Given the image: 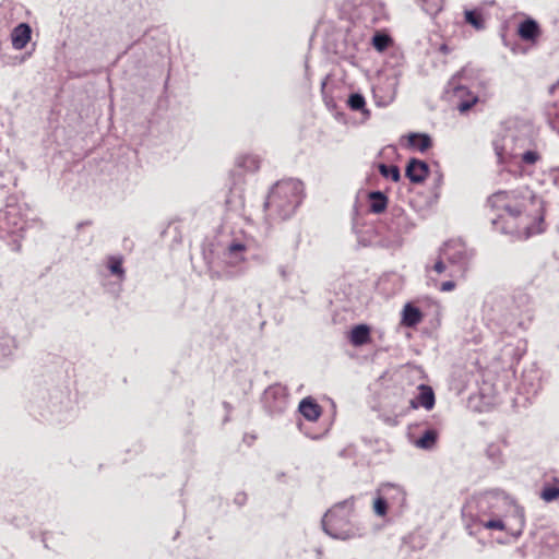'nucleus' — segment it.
<instances>
[{
	"mask_svg": "<svg viewBox=\"0 0 559 559\" xmlns=\"http://www.w3.org/2000/svg\"><path fill=\"white\" fill-rule=\"evenodd\" d=\"M429 171L428 165L418 159H411L406 166V176L414 183H420L425 180Z\"/></svg>",
	"mask_w": 559,
	"mask_h": 559,
	"instance_id": "obj_14",
	"label": "nucleus"
},
{
	"mask_svg": "<svg viewBox=\"0 0 559 559\" xmlns=\"http://www.w3.org/2000/svg\"><path fill=\"white\" fill-rule=\"evenodd\" d=\"M440 250L442 251V259H445L451 266L455 267V273L463 276L472 258V252L465 243L461 240H450Z\"/></svg>",
	"mask_w": 559,
	"mask_h": 559,
	"instance_id": "obj_7",
	"label": "nucleus"
},
{
	"mask_svg": "<svg viewBox=\"0 0 559 559\" xmlns=\"http://www.w3.org/2000/svg\"><path fill=\"white\" fill-rule=\"evenodd\" d=\"M487 203L495 215L491 223L501 233L513 234L523 228L527 235H534L543 230L539 227L544 219L543 201L527 186L498 191Z\"/></svg>",
	"mask_w": 559,
	"mask_h": 559,
	"instance_id": "obj_1",
	"label": "nucleus"
},
{
	"mask_svg": "<svg viewBox=\"0 0 559 559\" xmlns=\"http://www.w3.org/2000/svg\"><path fill=\"white\" fill-rule=\"evenodd\" d=\"M409 144L420 152H425L431 146V139L428 134L413 133L408 138Z\"/></svg>",
	"mask_w": 559,
	"mask_h": 559,
	"instance_id": "obj_23",
	"label": "nucleus"
},
{
	"mask_svg": "<svg viewBox=\"0 0 559 559\" xmlns=\"http://www.w3.org/2000/svg\"><path fill=\"white\" fill-rule=\"evenodd\" d=\"M414 226V222L402 209H393L391 211L390 223L386 228L394 239L407 234Z\"/></svg>",
	"mask_w": 559,
	"mask_h": 559,
	"instance_id": "obj_11",
	"label": "nucleus"
},
{
	"mask_svg": "<svg viewBox=\"0 0 559 559\" xmlns=\"http://www.w3.org/2000/svg\"><path fill=\"white\" fill-rule=\"evenodd\" d=\"M14 344V340L7 335L2 329H0V352L2 355L10 353L11 347Z\"/></svg>",
	"mask_w": 559,
	"mask_h": 559,
	"instance_id": "obj_30",
	"label": "nucleus"
},
{
	"mask_svg": "<svg viewBox=\"0 0 559 559\" xmlns=\"http://www.w3.org/2000/svg\"><path fill=\"white\" fill-rule=\"evenodd\" d=\"M466 71L467 70L464 68L461 72L453 75L445 87V93L448 95H452V97L457 100L456 106L460 112H466L478 100L476 95L472 94L465 86L457 83L459 78L465 74Z\"/></svg>",
	"mask_w": 559,
	"mask_h": 559,
	"instance_id": "obj_8",
	"label": "nucleus"
},
{
	"mask_svg": "<svg viewBox=\"0 0 559 559\" xmlns=\"http://www.w3.org/2000/svg\"><path fill=\"white\" fill-rule=\"evenodd\" d=\"M299 412L309 421H316L321 415L320 406L310 397L300 402Z\"/></svg>",
	"mask_w": 559,
	"mask_h": 559,
	"instance_id": "obj_17",
	"label": "nucleus"
},
{
	"mask_svg": "<svg viewBox=\"0 0 559 559\" xmlns=\"http://www.w3.org/2000/svg\"><path fill=\"white\" fill-rule=\"evenodd\" d=\"M540 159V155L536 151H526L522 154V162L526 165H534Z\"/></svg>",
	"mask_w": 559,
	"mask_h": 559,
	"instance_id": "obj_33",
	"label": "nucleus"
},
{
	"mask_svg": "<svg viewBox=\"0 0 559 559\" xmlns=\"http://www.w3.org/2000/svg\"><path fill=\"white\" fill-rule=\"evenodd\" d=\"M302 183L297 179L278 181L271 190L265 206L281 218H288L301 202Z\"/></svg>",
	"mask_w": 559,
	"mask_h": 559,
	"instance_id": "obj_3",
	"label": "nucleus"
},
{
	"mask_svg": "<svg viewBox=\"0 0 559 559\" xmlns=\"http://www.w3.org/2000/svg\"><path fill=\"white\" fill-rule=\"evenodd\" d=\"M367 11H369V5H368V4H364V5H361V8H360V11H359V12H360V13H366Z\"/></svg>",
	"mask_w": 559,
	"mask_h": 559,
	"instance_id": "obj_42",
	"label": "nucleus"
},
{
	"mask_svg": "<svg viewBox=\"0 0 559 559\" xmlns=\"http://www.w3.org/2000/svg\"><path fill=\"white\" fill-rule=\"evenodd\" d=\"M465 512L487 530L504 531V519L509 516L516 519L521 526L524 522L523 509L500 490L486 491L473 498Z\"/></svg>",
	"mask_w": 559,
	"mask_h": 559,
	"instance_id": "obj_2",
	"label": "nucleus"
},
{
	"mask_svg": "<svg viewBox=\"0 0 559 559\" xmlns=\"http://www.w3.org/2000/svg\"><path fill=\"white\" fill-rule=\"evenodd\" d=\"M396 86L397 82L395 79L390 78L386 79L382 85H378L373 88L374 95L377 97H380L381 100H379V104L381 105H388L392 103L396 95Z\"/></svg>",
	"mask_w": 559,
	"mask_h": 559,
	"instance_id": "obj_13",
	"label": "nucleus"
},
{
	"mask_svg": "<svg viewBox=\"0 0 559 559\" xmlns=\"http://www.w3.org/2000/svg\"><path fill=\"white\" fill-rule=\"evenodd\" d=\"M32 37H2L0 39V55L5 64L23 63L35 50Z\"/></svg>",
	"mask_w": 559,
	"mask_h": 559,
	"instance_id": "obj_5",
	"label": "nucleus"
},
{
	"mask_svg": "<svg viewBox=\"0 0 559 559\" xmlns=\"http://www.w3.org/2000/svg\"><path fill=\"white\" fill-rule=\"evenodd\" d=\"M423 319L420 310L411 304H407L403 309L402 322L406 326H415Z\"/></svg>",
	"mask_w": 559,
	"mask_h": 559,
	"instance_id": "obj_21",
	"label": "nucleus"
},
{
	"mask_svg": "<svg viewBox=\"0 0 559 559\" xmlns=\"http://www.w3.org/2000/svg\"><path fill=\"white\" fill-rule=\"evenodd\" d=\"M354 502L344 500L333 506L322 519L324 532L335 539L346 540L359 536V528L350 522Z\"/></svg>",
	"mask_w": 559,
	"mask_h": 559,
	"instance_id": "obj_4",
	"label": "nucleus"
},
{
	"mask_svg": "<svg viewBox=\"0 0 559 559\" xmlns=\"http://www.w3.org/2000/svg\"><path fill=\"white\" fill-rule=\"evenodd\" d=\"M537 37H502L503 45L508 47L513 55L526 53L536 45Z\"/></svg>",
	"mask_w": 559,
	"mask_h": 559,
	"instance_id": "obj_12",
	"label": "nucleus"
},
{
	"mask_svg": "<svg viewBox=\"0 0 559 559\" xmlns=\"http://www.w3.org/2000/svg\"><path fill=\"white\" fill-rule=\"evenodd\" d=\"M445 262H447V260L442 259V251L440 250L439 260L435 263V265L432 267L433 271L437 272L438 274L443 273L447 269Z\"/></svg>",
	"mask_w": 559,
	"mask_h": 559,
	"instance_id": "obj_35",
	"label": "nucleus"
},
{
	"mask_svg": "<svg viewBox=\"0 0 559 559\" xmlns=\"http://www.w3.org/2000/svg\"><path fill=\"white\" fill-rule=\"evenodd\" d=\"M454 288H455V283L453 281H445L440 286L441 292H451Z\"/></svg>",
	"mask_w": 559,
	"mask_h": 559,
	"instance_id": "obj_36",
	"label": "nucleus"
},
{
	"mask_svg": "<svg viewBox=\"0 0 559 559\" xmlns=\"http://www.w3.org/2000/svg\"><path fill=\"white\" fill-rule=\"evenodd\" d=\"M24 227L25 221L17 206L7 205L4 210L0 211V238L12 237L15 250L20 249L21 233L24 230Z\"/></svg>",
	"mask_w": 559,
	"mask_h": 559,
	"instance_id": "obj_6",
	"label": "nucleus"
},
{
	"mask_svg": "<svg viewBox=\"0 0 559 559\" xmlns=\"http://www.w3.org/2000/svg\"><path fill=\"white\" fill-rule=\"evenodd\" d=\"M419 393L415 399L411 400V407L418 408L419 406L431 409L435 406V393L429 385L420 384L418 386Z\"/></svg>",
	"mask_w": 559,
	"mask_h": 559,
	"instance_id": "obj_15",
	"label": "nucleus"
},
{
	"mask_svg": "<svg viewBox=\"0 0 559 559\" xmlns=\"http://www.w3.org/2000/svg\"><path fill=\"white\" fill-rule=\"evenodd\" d=\"M236 165L247 171H255L260 167V160L257 156L243 155L237 157Z\"/></svg>",
	"mask_w": 559,
	"mask_h": 559,
	"instance_id": "obj_24",
	"label": "nucleus"
},
{
	"mask_svg": "<svg viewBox=\"0 0 559 559\" xmlns=\"http://www.w3.org/2000/svg\"><path fill=\"white\" fill-rule=\"evenodd\" d=\"M496 153L498 155L499 162L503 163L504 162L503 156H502L501 152L498 150V147H496Z\"/></svg>",
	"mask_w": 559,
	"mask_h": 559,
	"instance_id": "obj_41",
	"label": "nucleus"
},
{
	"mask_svg": "<svg viewBox=\"0 0 559 559\" xmlns=\"http://www.w3.org/2000/svg\"><path fill=\"white\" fill-rule=\"evenodd\" d=\"M538 31V23L533 19H526L520 24L518 35H536Z\"/></svg>",
	"mask_w": 559,
	"mask_h": 559,
	"instance_id": "obj_26",
	"label": "nucleus"
},
{
	"mask_svg": "<svg viewBox=\"0 0 559 559\" xmlns=\"http://www.w3.org/2000/svg\"><path fill=\"white\" fill-rule=\"evenodd\" d=\"M347 104L350 107V109H353V110H356V111L359 110V111H362L364 114L369 112L366 109V100L361 94H358V93L352 94L348 97Z\"/></svg>",
	"mask_w": 559,
	"mask_h": 559,
	"instance_id": "obj_27",
	"label": "nucleus"
},
{
	"mask_svg": "<svg viewBox=\"0 0 559 559\" xmlns=\"http://www.w3.org/2000/svg\"><path fill=\"white\" fill-rule=\"evenodd\" d=\"M439 51L442 52L443 55H447L450 51V48L447 44H441L439 46Z\"/></svg>",
	"mask_w": 559,
	"mask_h": 559,
	"instance_id": "obj_38",
	"label": "nucleus"
},
{
	"mask_svg": "<svg viewBox=\"0 0 559 559\" xmlns=\"http://www.w3.org/2000/svg\"><path fill=\"white\" fill-rule=\"evenodd\" d=\"M370 329L366 324H359L353 328L349 335V341L354 346H361L369 342Z\"/></svg>",
	"mask_w": 559,
	"mask_h": 559,
	"instance_id": "obj_19",
	"label": "nucleus"
},
{
	"mask_svg": "<svg viewBox=\"0 0 559 559\" xmlns=\"http://www.w3.org/2000/svg\"><path fill=\"white\" fill-rule=\"evenodd\" d=\"M246 501V495L245 493H238L235 498V502L239 506L243 504Z\"/></svg>",
	"mask_w": 559,
	"mask_h": 559,
	"instance_id": "obj_37",
	"label": "nucleus"
},
{
	"mask_svg": "<svg viewBox=\"0 0 559 559\" xmlns=\"http://www.w3.org/2000/svg\"><path fill=\"white\" fill-rule=\"evenodd\" d=\"M558 87H559V80L549 87V94L552 95Z\"/></svg>",
	"mask_w": 559,
	"mask_h": 559,
	"instance_id": "obj_39",
	"label": "nucleus"
},
{
	"mask_svg": "<svg viewBox=\"0 0 559 559\" xmlns=\"http://www.w3.org/2000/svg\"><path fill=\"white\" fill-rule=\"evenodd\" d=\"M540 497L546 502H551L559 498V487L551 486L543 489Z\"/></svg>",
	"mask_w": 559,
	"mask_h": 559,
	"instance_id": "obj_31",
	"label": "nucleus"
},
{
	"mask_svg": "<svg viewBox=\"0 0 559 559\" xmlns=\"http://www.w3.org/2000/svg\"><path fill=\"white\" fill-rule=\"evenodd\" d=\"M391 506L383 499L381 493L377 490V498L373 503V511L379 516H384Z\"/></svg>",
	"mask_w": 559,
	"mask_h": 559,
	"instance_id": "obj_29",
	"label": "nucleus"
},
{
	"mask_svg": "<svg viewBox=\"0 0 559 559\" xmlns=\"http://www.w3.org/2000/svg\"><path fill=\"white\" fill-rule=\"evenodd\" d=\"M11 35H32V28L26 23H20L13 28Z\"/></svg>",
	"mask_w": 559,
	"mask_h": 559,
	"instance_id": "obj_34",
	"label": "nucleus"
},
{
	"mask_svg": "<svg viewBox=\"0 0 559 559\" xmlns=\"http://www.w3.org/2000/svg\"><path fill=\"white\" fill-rule=\"evenodd\" d=\"M287 389L281 384L269 386L263 394V401L270 413H282L287 406Z\"/></svg>",
	"mask_w": 559,
	"mask_h": 559,
	"instance_id": "obj_9",
	"label": "nucleus"
},
{
	"mask_svg": "<svg viewBox=\"0 0 559 559\" xmlns=\"http://www.w3.org/2000/svg\"><path fill=\"white\" fill-rule=\"evenodd\" d=\"M464 14L465 22L471 24L476 32H481L485 29L486 21L481 10H466Z\"/></svg>",
	"mask_w": 559,
	"mask_h": 559,
	"instance_id": "obj_20",
	"label": "nucleus"
},
{
	"mask_svg": "<svg viewBox=\"0 0 559 559\" xmlns=\"http://www.w3.org/2000/svg\"><path fill=\"white\" fill-rule=\"evenodd\" d=\"M372 35L380 36V35H388V34L382 29H377V31H374V33Z\"/></svg>",
	"mask_w": 559,
	"mask_h": 559,
	"instance_id": "obj_43",
	"label": "nucleus"
},
{
	"mask_svg": "<svg viewBox=\"0 0 559 559\" xmlns=\"http://www.w3.org/2000/svg\"><path fill=\"white\" fill-rule=\"evenodd\" d=\"M438 439V432L433 429H428L424 435L416 440V447L425 450H430L435 447Z\"/></svg>",
	"mask_w": 559,
	"mask_h": 559,
	"instance_id": "obj_22",
	"label": "nucleus"
},
{
	"mask_svg": "<svg viewBox=\"0 0 559 559\" xmlns=\"http://www.w3.org/2000/svg\"><path fill=\"white\" fill-rule=\"evenodd\" d=\"M373 47L382 52L392 45V37H372Z\"/></svg>",
	"mask_w": 559,
	"mask_h": 559,
	"instance_id": "obj_32",
	"label": "nucleus"
},
{
	"mask_svg": "<svg viewBox=\"0 0 559 559\" xmlns=\"http://www.w3.org/2000/svg\"><path fill=\"white\" fill-rule=\"evenodd\" d=\"M304 432H305V435H307L308 437H310L312 439H318L319 438V436H312V435L308 433L307 431H304Z\"/></svg>",
	"mask_w": 559,
	"mask_h": 559,
	"instance_id": "obj_44",
	"label": "nucleus"
},
{
	"mask_svg": "<svg viewBox=\"0 0 559 559\" xmlns=\"http://www.w3.org/2000/svg\"><path fill=\"white\" fill-rule=\"evenodd\" d=\"M247 250V245L240 240H233L225 252L228 263L237 265L245 260L243 252Z\"/></svg>",
	"mask_w": 559,
	"mask_h": 559,
	"instance_id": "obj_16",
	"label": "nucleus"
},
{
	"mask_svg": "<svg viewBox=\"0 0 559 559\" xmlns=\"http://www.w3.org/2000/svg\"><path fill=\"white\" fill-rule=\"evenodd\" d=\"M278 271H280V274L282 275V277H283V278H286L287 273H286L285 267H284V266H281V267L278 269Z\"/></svg>",
	"mask_w": 559,
	"mask_h": 559,
	"instance_id": "obj_40",
	"label": "nucleus"
},
{
	"mask_svg": "<svg viewBox=\"0 0 559 559\" xmlns=\"http://www.w3.org/2000/svg\"><path fill=\"white\" fill-rule=\"evenodd\" d=\"M369 211L374 214L382 213L388 206V198L381 191H372L368 194Z\"/></svg>",
	"mask_w": 559,
	"mask_h": 559,
	"instance_id": "obj_18",
	"label": "nucleus"
},
{
	"mask_svg": "<svg viewBox=\"0 0 559 559\" xmlns=\"http://www.w3.org/2000/svg\"><path fill=\"white\" fill-rule=\"evenodd\" d=\"M122 257L120 255H111L108 258L107 266L110 273L117 276L120 280L124 278V270L122 267Z\"/></svg>",
	"mask_w": 559,
	"mask_h": 559,
	"instance_id": "obj_25",
	"label": "nucleus"
},
{
	"mask_svg": "<svg viewBox=\"0 0 559 559\" xmlns=\"http://www.w3.org/2000/svg\"><path fill=\"white\" fill-rule=\"evenodd\" d=\"M383 499L391 506V510L401 512L406 504V491L396 484H383L378 488Z\"/></svg>",
	"mask_w": 559,
	"mask_h": 559,
	"instance_id": "obj_10",
	"label": "nucleus"
},
{
	"mask_svg": "<svg viewBox=\"0 0 559 559\" xmlns=\"http://www.w3.org/2000/svg\"><path fill=\"white\" fill-rule=\"evenodd\" d=\"M379 171L384 178L391 179L394 182H397L401 178L400 169L394 165L388 166L385 164H380Z\"/></svg>",
	"mask_w": 559,
	"mask_h": 559,
	"instance_id": "obj_28",
	"label": "nucleus"
}]
</instances>
